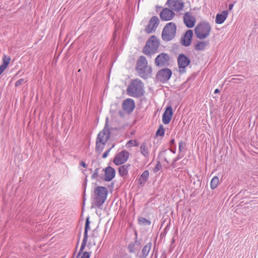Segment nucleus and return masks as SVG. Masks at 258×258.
I'll return each mask as SVG.
<instances>
[{
  "mask_svg": "<svg viewBox=\"0 0 258 258\" xmlns=\"http://www.w3.org/2000/svg\"><path fill=\"white\" fill-rule=\"evenodd\" d=\"M136 70L140 77L144 79L148 78L151 76L152 71L151 67L148 66L147 59L144 56H141L138 58Z\"/></svg>",
  "mask_w": 258,
  "mask_h": 258,
  "instance_id": "obj_1",
  "label": "nucleus"
},
{
  "mask_svg": "<svg viewBox=\"0 0 258 258\" xmlns=\"http://www.w3.org/2000/svg\"><path fill=\"white\" fill-rule=\"evenodd\" d=\"M126 92L129 96L133 97L142 96L145 93L143 83L138 79L133 80L127 88Z\"/></svg>",
  "mask_w": 258,
  "mask_h": 258,
  "instance_id": "obj_2",
  "label": "nucleus"
},
{
  "mask_svg": "<svg viewBox=\"0 0 258 258\" xmlns=\"http://www.w3.org/2000/svg\"><path fill=\"white\" fill-rule=\"evenodd\" d=\"M110 131L107 123L104 128L98 134L96 141V152L100 154L110 137Z\"/></svg>",
  "mask_w": 258,
  "mask_h": 258,
  "instance_id": "obj_3",
  "label": "nucleus"
},
{
  "mask_svg": "<svg viewBox=\"0 0 258 258\" xmlns=\"http://www.w3.org/2000/svg\"><path fill=\"white\" fill-rule=\"evenodd\" d=\"M211 30V27L209 23H201L195 27V34L199 39H203L209 36Z\"/></svg>",
  "mask_w": 258,
  "mask_h": 258,
  "instance_id": "obj_4",
  "label": "nucleus"
},
{
  "mask_svg": "<svg viewBox=\"0 0 258 258\" xmlns=\"http://www.w3.org/2000/svg\"><path fill=\"white\" fill-rule=\"evenodd\" d=\"M94 192L95 205L99 207L104 203L106 199L107 190L105 187L98 186L95 188Z\"/></svg>",
  "mask_w": 258,
  "mask_h": 258,
  "instance_id": "obj_5",
  "label": "nucleus"
},
{
  "mask_svg": "<svg viewBox=\"0 0 258 258\" xmlns=\"http://www.w3.org/2000/svg\"><path fill=\"white\" fill-rule=\"evenodd\" d=\"M176 26L175 23H167L164 27L162 32V38L163 40L168 41L172 39L176 33Z\"/></svg>",
  "mask_w": 258,
  "mask_h": 258,
  "instance_id": "obj_6",
  "label": "nucleus"
},
{
  "mask_svg": "<svg viewBox=\"0 0 258 258\" xmlns=\"http://www.w3.org/2000/svg\"><path fill=\"white\" fill-rule=\"evenodd\" d=\"M159 46V42L154 36H151L147 41L143 48V52L146 55L154 53Z\"/></svg>",
  "mask_w": 258,
  "mask_h": 258,
  "instance_id": "obj_7",
  "label": "nucleus"
},
{
  "mask_svg": "<svg viewBox=\"0 0 258 258\" xmlns=\"http://www.w3.org/2000/svg\"><path fill=\"white\" fill-rule=\"evenodd\" d=\"M155 64L159 67H167L170 64V57L166 53H161L155 58Z\"/></svg>",
  "mask_w": 258,
  "mask_h": 258,
  "instance_id": "obj_8",
  "label": "nucleus"
},
{
  "mask_svg": "<svg viewBox=\"0 0 258 258\" xmlns=\"http://www.w3.org/2000/svg\"><path fill=\"white\" fill-rule=\"evenodd\" d=\"M166 5L172 11L179 12L184 7V3L182 0H167Z\"/></svg>",
  "mask_w": 258,
  "mask_h": 258,
  "instance_id": "obj_9",
  "label": "nucleus"
},
{
  "mask_svg": "<svg viewBox=\"0 0 258 258\" xmlns=\"http://www.w3.org/2000/svg\"><path fill=\"white\" fill-rule=\"evenodd\" d=\"M172 74L171 71L169 69H163L157 73L156 78L161 82H165L168 81Z\"/></svg>",
  "mask_w": 258,
  "mask_h": 258,
  "instance_id": "obj_10",
  "label": "nucleus"
},
{
  "mask_svg": "<svg viewBox=\"0 0 258 258\" xmlns=\"http://www.w3.org/2000/svg\"><path fill=\"white\" fill-rule=\"evenodd\" d=\"M177 61L179 68V72L180 73H185V68L190 63V59L185 56L184 54H180L178 55Z\"/></svg>",
  "mask_w": 258,
  "mask_h": 258,
  "instance_id": "obj_11",
  "label": "nucleus"
},
{
  "mask_svg": "<svg viewBox=\"0 0 258 258\" xmlns=\"http://www.w3.org/2000/svg\"><path fill=\"white\" fill-rule=\"evenodd\" d=\"M159 23V20L157 16L152 17L149 21L148 25L145 29L147 33H151L155 31Z\"/></svg>",
  "mask_w": 258,
  "mask_h": 258,
  "instance_id": "obj_12",
  "label": "nucleus"
},
{
  "mask_svg": "<svg viewBox=\"0 0 258 258\" xmlns=\"http://www.w3.org/2000/svg\"><path fill=\"white\" fill-rule=\"evenodd\" d=\"M183 19L184 23L187 28L194 27L196 22V19L191 13L189 12L185 13Z\"/></svg>",
  "mask_w": 258,
  "mask_h": 258,
  "instance_id": "obj_13",
  "label": "nucleus"
},
{
  "mask_svg": "<svg viewBox=\"0 0 258 258\" xmlns=\"http://www.w3.org/2000/svg\"><path fill=\"white\" fill-rule=\"evenodd\" d=\"M129 153L127 151H123L117 154L113 162L117 165L124 163L127 160Z\"/></svg>",
  "mask_w": 258,
  "mask_h": 258,
  "instance_id": "obj_14",
  "label": "nucleus"
},
{
  "mask_svg": "<svg viewBox=\"0 0 258 258\" xmlns=\"http://www.w3.org/2000/svg\"><path fill=\"white\" fill-rule=\"evenodd\" d=\"M174 16V12L170 8H164L160 13V18L163 21H169L172 19Z\"/></svg>",
  "mask_w": 258,
  "mask_h": 258,
  "instance_id": "obj_15",
  "label": "nucleus"
},
{
  "mask_svg": "<svg viewBox=\"0 0 258 258\" xmlns=\"http://www.w3.org/2000/svg\"><path fill=\"white\" fill-rule=\"evenodd\" d=\"M122 107L124 111L130 114L134 109L135 103L132 99L127 98L123 101Z\"/></svg>",
  "mask_w": 258,
  "mask_h": 258,
  "instance_id": "obj_16",
  "label": "nucleus"
},
{
  "mask_svg": "<svg viewBox=\"0 0 258 258\" xmlns=\"http://www.w3.org/2000/svg\"><path fill=\"white\" fill-rule=\"evenodd\" d=\"M141 248V243L138 241H135L134 242H132L130 243L128 246V249L130 252L136 253V256H138Z\"/></svg>",
  "mask_w": 258,
  "mask_h": 258,
  "instance_id": "obj_17",
  "label": "nucleus"
},
{
  "mask_svg": "<svg viewBox=\"0 0 258 258\" xmlns=\"http://www.w3.org/2000/svg\"><path fill=\"white\" fill-rule=\"evenodd\" d=\"M172 108L171 106H168L162 116V121L165 124H168L172 116Z\"/></svg>",
  "mask_w": 258,
  "mask_h": 258,
  "instance_id": "obj_18",
  "label": "nucleus"
},
{
  "mask_svg": "<svg viewBox=\"0 0 258 258\" xmlns=\"http://www.w3.org/2000/svg\"><path fill=\"white\" fill-rule=\"evenodd\" d=\"M104 171L103 169L102 171ZM105 180L109 181L112 179L115 176V170L110 166H108L105 168Z\"/></svg>",
  "mask_w": 258,
  "mask_h": 258,
  "instance_id": "obj_19",
  "label": "nucleus"
},
{
  "mask_svg": "<svg viewBox=\"0 0 258 258\" xmlns=\"http://www.w3.org/2000/svg\"><path fill=\"white\" fill-rule=\"evenodd\" d=\"M193 35L192 31L188 30L185 35L183 39H182V44L185 46H188L190 44L191 39Z\"/></svg>",
  "mask_w": 258,
  "mask_h": 258,
  "instance_id": "obj_20",
  "label": "nucleus"
},
{
  "mask_svg": "<svg viewBox=\"0 0 258 258\" xmlns=\"http://www.w3.org/2000/svg\"><path fill=\"white\" fill-rule=\"evenodd\" d=\"M141 154L146 158L150 156V148L146 143H143L140 148Z\"/></svg>",
  "mask_w": 258,
  "mask_h": 258,
  "instance_id": "obj_21",
  "label": "nucleus"
},
{
  "mask_svg": "<svg viewBox=\"0 0 258 258\" xmlns=\"http://www.w3.org/2000/svg\"><path fill=\"white\" fill-rule=\"evenodd\" d=\"M228 11H223L221 14H218L216 17L215 22L217 24L223 23L228 16Z\"/></svg>",
  "mask_w": 258,
  "mask_h": 258,
  "instance_id": "obj_22",
  "label": "nucleus"
},
{
  "mask_svg": "<svg viewBox=\"0 0 258 258\" xmlns=\"http://www.w3.org/2000/svg\"><path fill=\"white\" fill-rule=\"evenodd\" d=\"M152 246L151 243L147 244L142 249L141 252H139L138 257L139 258H146Z\"/></svg>",
  "mask_w": 258,
  "mask_h": 258,
  "instance_id": "obj_23",
  "label": "nucleus"
},
{
  "mask_svg": "<svg viewBox=\"0 0 258 258\" xmlns=\"http://www.w3.org/2000/svg\"><path fill=\"white\" fill-rule=\"evenodd\" d=\"M149 173L148 170H145L143 172L139 179V182L140 184H144L149 177Z\"/></svg>",
  "mask_w": 258,
  "mask_h": 258,
  "instance_id": "obj_24",
  "label": "nucleus"
},
{
  "mask_svg": "<svg viewBox=\"0 0 258 258\" xmlns=\"http://www.w3.org/2000/svg\"><path fill=\"white\" fill-rule=\"evenodd\" d=\"M209 44L208 41H201L197 43L195 46V49L197 50H203Z\"/></svg>",
  "mask_w": 258,
  "mask_h": 258,
  "instance_id": "obj_25",
  "label": "nucleus"
},
{
  "mask_svg": "<svg viewBox=\"0 0 258 258\" xmlns=\"http://www.w3.org/2000/svg\"><path fill=\"white\" fill-rule=\"evenodd\" d=\"M130 166L128 164H126L119 167L118 169L119 174L122 176L126 175L127 174L128 168Z\"/></svg>",
  "mask_w": 258,
  "mask_h": 258,
  "instance_id": "obj_26",
  "label": "nucleus"
},
{
  "mask_svg": "<svg viewBox=\"0 0 258 258\" xmlns=\"http://www.w3.org/2000/svg\"><path fill=\"white\" fill-rule=\"evenodd\" d=\"M219 182V177L214 176L211 181V187L212 189H215L218 185Z\"/></svg>",
  "mask_w": 258,
  "mask_h": 258,
  "instance_id": "obj_27",
  "label": "nucleus"
},
{
  "mask_svg": "<svg viewBox=\"0 0 258 258\" xmlns=\"http://www.w3.org/2000/svg\"><path fill=\"white\" fill-rule=\"evenodd\" d=\"M90 221H89V217H87L86 220L85 227V231H84V237L88 238V231L90 229Z\"/></svg>",
  "mask_w": 258,
  "mask_h": 258,
  "instance_id": "obj_28",
  "label": "nucleus"
},
{
  "mask_svg": "<svg viewBox=\"0 0 258 258\" xmlns=\"http://www.w3.org/2000/svg\"><path fill=\"white\" fill-rule=\"evenodd\" d=\"M11 60V58L10 56H7L6 55H4L3 57V66H4L5 67L7 68L8 64L10 63Z\"/></svg>",
  "mask_w": 258,
  "mask_h": 258,
  "instance_id": "obj_29",
  "label": "nucleus"
},
{
  "mask_svg": "<svg viewBox=\"0 0 258 258\" xmlns=\"http://www.w3.org/2000/svg\"><path fill=\"white\" fill-rule=\"evenodd\" d=\"M87 239H88V238L84 237V238L83 239L82 243V244L81 246V248H80V251L78 254L77 256H79L81 254V253L83 252V251L84 250V249L86 246V243L87 241Z\"/></svg>",
  "mask_w": 258,
  "mask_h": 258,
  "instance_id": "obj_30",
  "label": "nucleus"
},
{
  "mask_svg": "<svg viewBox=\"0 0 258 258\" xmlns=\"http://www.w3.org/2000/svg\"><path fill=\"white\" fill-rule=\"evenodd\" d=\"M139 222L140 224L144 225H149L151 224V222L149 220L143 217H141L139 219Z\"/></svg>",
  "mask_w": 258,
  "mask_h": 258,
  "instance_id": "obj_31",
  "label": "nucleus"
},
{
  "mask_svg": "<svg viewBox=\"0 0 258 258\" xmlns=\"http://www.w3.org/2000/svg\"><path fill=\"white\" fill-rule=\"evenodd\" d=\"M244 79V77L243 76H235L231 79V82L233 83H237L238 81H243Z\"/></svg>",
  "mask_w": 258,
  "mask_h": 258,
  "instance_id": "obj_32",
  "label": "nucleus"
},
{
  "mask_svg": "<svg viewBox=\"0 0 258 258\" xmlns=\"http://www.w3.org/2000/svg\"><path fill=\"white\" fill-rule=\"evenodd\" d=\"M139 143L136 140H130L126 143V146L127 147H131L133 146H138Z\"/></svg>",
  "mask_w": 258,
  "mask_h": 258,
  "instance_id": "obj_33",
  "label": "nucleus"
},
{
  "mask_svg": "<svg viewBox=\"0 0 258 258\" xmlns=\"http://www.w3.org/2000/svg\"><path fill=\"white\" fill-rule=\"evenodd\" d=\"M164 135V128L162 125H161L156 132L157 136H162Z\"/></svg>",
  "mask_w": 258,
  "mask_h": 258,
  "instance_id": "obj_34",
  "label": "nucleus"
},
{
  "mask_svg": "<svg viewBox=\"0 0 258 258\" xmlns=\"http://www.w3.org/2000/svg\"><path fill=\"white\" fill-rule=\"evenodd\" d=\"M185 144L183 141H181L179 143V150L181 151L182 149L185 148Z\"/></svg>",
  "mask_w": 258,
  "mask_h": 258,
  "instance_id": "obj_35",
  "label": "nucleus"
},
{
  "mask_svg": "<svg viewBox=\"0 0 258 258\" xmlns=\"http://www.w3.org/2000/svg\"><path fill=\"white\" fill-rule=\"evenodd\" d=\"M114 146V145H113L111 148L107 150L106 151H105L102 155V158H105L107 157L109 153L110 152L111 149Z\"/></svg>",
  "mask_w": 258,
  "mask_h": 258,
  "instance_id": "obj_36",
  "label": "nucleus"
},
{
  "mask_svg": "<svg viewBox=\"0 0 258 258\" xmlns=\"http://www.w3.org/2000/svg\"><path fill=\"white\" fill-rule=\"evenodd\" d=\"M24 82V80L23 79H21L18 80L17 81H16V82L15 83V86L18 87V86H20L21 85H22Z\"/></svg>",
  "mask_w": 258,
  "mask_h": 258,
  "instance_id": "obj_37",
  "label": "nucleus"
},
{
  "mask_svg": "<svg viewBox=\"0 0 258 258\" xmlns=\"http://www.w3.org/2000/svg\"><path fill=\"white\" fill-rule=\"evenodd\" d=\"M98 171H99V169L98 168H96L95 169V172L92 175V179L96 178H97L98 176Z\"/></svg>",
  "mask_w": 258,
  "mask_h": 258,
  "instance_id": "obj_38",
  "label": "nucleus"
},
{
  "mask_svg": "<svg viewBox=\"0 0 258 258\" xmlns=\"http://www.w3.org/2000/svg\"><path fill=\"white\" fill-rule=\"evenodd\" d=\"M81 258H90V254L88 252H84Z\"/></svg>",
  "mask_w": 258,
  "mask_h": 258,
  "instance_id": "obj_39",
  "label": "nucleus"
},
{
  "mask_svg": "<svg viewBox=\"0 0 258 258\" xmlns=\"http://www.w3.org/2000/svg\"><path fill=\"white\" fill-rule=\"evenodd\" d=\"M6 67L2 64L0 66V75L3 73V72L6 69Z\"/></svg>",
  "mask_w": 258,
  "mask_h": 258,
  "instance_id": "obj_40",
  "label": "nucleus"
},
{
  "mask_svg": "<svg viewBox=\"0 0 258 258\" xmlns=\"http://www.w3.org/2000/svg\"><path fill=\"white\" fill-rule=\"evenodd\" d=\"M80 165L85 168L86 167V164L84 161H81Z\"/></svg>",
  "mask_w": 258,
  "mask_h": 258,
  "instance_id": "obj_41",
  "label": "nucleus"
},
{
  "mask_svg": "<svg viewBox=\"0 0 258 258\" xmlns=\"http://www.w3.org/2000/svg\"><path fill=\"white\" fill-rule=\"evenodd\" d=\"M233 4H230L229 5V10H231L232 9V8H233Z\"/></svg>",
  "mask_w": 258,
  "mask_h": 258,
  "instance_id": "obj_42",
  "label": "nucleus"
},
{
  "mask_svg": "<svg viewBox=\"0 0 258 258\" xmlns=\"http://www.w3.org/2000/svg\"><path fill=\"white\" fill-rule=\"evenodd\" d=\"M219 92V90L218 89H216L215 91H214V93H218Z\"/></svg>",
  "mask_w": 258,
  "mask_h": 258,
  "instance_id": "obj_43",
  "label": "nucleus"
},
{
  "mask_svg": "<svg viewBox=\"0 0 258 258\" xmlns=\"http://www.w3.org/2000/svg\"><path fill=\"white\" fill-rule=\"evenodd\" d=\"M170 143L171 144H173L174 143V140L172 139L171 140Z\"/></svg>",
  "mask_w": 258,
  "mask_h": 258,
  "instance_id": "obj_44",
  "label": "nucleus"
},
{
  "mask_svg": "<svg viewBox=\"0 0 258 258\" xmlns=\"http://www.w3.org/2000/svg\"><path fill=\"white\" fill-rule=\"evenodd\" d=\"M155 169H156L157 170H159V168H158V164H157V165H156V168H155Z\"/></svg>",
  "mask_w": 258,
  "mask_h": 258,
  "instance_id": "obj_45",
  "label": "nucleus"
},
{
  "mask_svg": "<svg viewBox=\"0 0 258 258\" xmlns=\"http://www.w3.org/2000/svg\"><path fill=\"white\" fill-rule=\"evenodd\" d=\"M178 157H177L175 160H174V162H176L178 160Z\"/></svg>",
  "mask_w": 258,
  "mask_h": 258,
  "instance_id": "obj_46",
  "label": "nucleus"
},
{
  "mask_svg": "<svg viewBox=\"0 0 258 258\" xmlns=\"http://www.w3.org/2000/svg\"><path fill=\"white\" fill-rule=\"evenodd\" d=\"M171 151H172V152H173V153H175V151H174V150H171Z\"/></svg>",
  "mask_w": 258,
  "mask_h": 258,
  "instance_id": "obj_47",
  "label": "nucleus"
}]
</instances>
